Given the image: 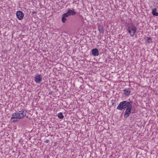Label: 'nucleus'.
<instances>
[{
  "instance_id": "10",
  "label": "nucleus",
  "mask_w": 158,
  "mask_h": 158,
  "mask_svg": "<svg viewBox=\"0 0 158 158\" xmlns=\"http://www.w3.org/2000/svg\"><path fill=\"white\" fill-rule=\"evenodd\" d=\"M67 12L68 13L69 15H75L76 14V12L75 11L74 9H73L72 10L68 9Z\"/></svg>"
},
{
  "instance_id": "15",
  "label": "nucleus",
  "mask_w": 158,
  "mask_h": 158,
  "mask_svg": "<svg viewBox=\"0 0 158 158\" xmlns=\"http://www.w3.org/2000/svg\"><path fill=\"white\" fill-rule=\"evenodd\" d=\"M49 139H47L45 141V142L47 143H48V142H49Z\"/></svg>"
},
{
  "instance_id": "9",
  "label": "nucleus",
  "mask_w": 158,
  "mask_h": 158,
  "mask_svg": "<svg viewBox=\"0 0 158 158\" xmlns=\"http://www.w3.org/2000/svg\"><path fill=\"white\" fill-rule=\"evenodd\" d=\"M131 93V90L130 88L125 89L123 91V94L126 96H127L130 95Z\"/></svg>"
},
{
  "instance_id": "3",
  "label": "nucleus",
  "mask_w": 158,
  "mask_h": 158,
  "mask_svg": "<svg viewBox=\"0 0 158 158\" xmlns=\"http://www.w3.org/2000/svg\"><path fill=\"white\" fill-rule=\"evenodd\" d=\"M127 30L131 37H133L135 34L137 28L135 25L131 24L127 26Z\"/></svg>"
},
{
  "instance_id": "2",
  "label": "nucleus",
  "mask_w": 158,
  "mask_h": 158,
  "mask_svg": "<svg viewBox=\"0 0 158 158\" xmlns=\"http://www.w3.org/2000/svg\"><path fill=\"white\" fill-rule=\"evenodd\" d=\"M132 102H128L127 101H124L120 103L117 107V109L122 110L123 109L127 108L132 105Z\"/></svg>"
},
{
  "instance_id": "16",
  "label": "nucleus",
  "mask_w": 158,
  "mask_h": 158,
  "mask_svg": "<svg viewBox=\"0 0 158 158\" xmlns=\"http://www.w3.org/2000/svg\"><path fill=\"white\" fill-rule=\"evenodd\" d=\"M53 92V91H51L49 93V94H52Z\"/></svg>"
},
{
  "instance_id": "7",
  "label": "nucleus",
  "mask_w": 158,
  "mask_h": 158,
  "mask_svg": "<svg viewBox=\"0 0 158 158\" xmlns=\"http://www.w3.org/2000/svg\"><path fill=\"white\" fill-rule=\"evenodd\" d=\"M92 54L94 56H97L99 55V52L98 49L96 48L92 50Z\"/></svg>"
},
{
  "instance_id": "14",
  "label": "nucleus",
  "mask_w": 158,
  "mask_h": 158,
  "mask_svg": "<svg viewBox=\"0 0 158 158\" xmlns=\"http://www.w3.org/2000/svg\"><path fill=\"white\" fill-rule=\"evenodd\" d=\"M152 38L150 37H148V38L147 43H150L152 42Z\"/></svg>"
},
{
  "instance_id": "6",
  "label": "nucleus",
  "mask_w": 158,
  "mask_h": 158,
  "mask_svg": "<svg viewBox=\"0 0 158 158\" xmlns=\"http://www.w3.org/2000/svg\"><path fill=\"white\" fill-rule=\"evenodd\" d=\"M42 76L38 74L35 76V81L37 83H40L42 81Z\"/></svg>"
},
{
  "instance_id": "13",
  "label": "nucleus",
  "mask_w": 158,
  "mask_h": 158,
  "mask_svg": "<svg viewBox=\"0 0 158 158\" xmlns=\"http://www.w3.org/2000/svg\"><path fill=\"white\" fill-rule=\"evenodd\" d=\"M57 116L60 119H63L64 117V115L63 114L62 112H60L58 113L57 114Z\"/></svg>"
},
{
  "instance_id": "8",
  "label": "nucleus",
  "mask_w": 158,
  "mask_h": 158,
  "mask_svg": "<svg viewBox=\"0 0 158 158\" xmlns=\"http://www.w3.org/2000/svg\"><path fill=\"white\" fill-rule=\"evenodd\" d=\"M69 16V15L67 12L63 14L62 15V22L63 23H65L67 20L66 18L68 17Z\"/></svg>"
},
{
  "instance_id": "5",
  "label": "nucleus",
  "mask_w": 158,
  "mask_h": 158,
  "mask_svg": "<svg viewBox=\"0 0 158 158\" xmlns=\"http://www.w3.org/2000/svg\"><path fill=\"white\" fill-rule=\"evenodd\" d=\"M131 108L132 105L127 108L124 115L125 118H127L129 116L130 114L131 113Z\"/></svg>"
},
{
  "instance_id": "12",
  "label": "nucleus",
  "mask_w": 158,
  "mask_h": 158,
  "mask_svg": "<svg viewBox=\"0 0 158 158\" xmlns=\"http://www.w3.org/2000/svg\"><path fill=\"white\" fill-rule=\"evenodd\" d=\"M156 8H154L152 9V13L154 16H158V13L156 12Z\"/></svg>"
},
{
  "instance_id": "11",
  "label": "nucleus",
  "mask_w": 158,
  "mask_h": 158,
  "mask_svg": "<svg viewBox=\"0 0 158 158\" xmlns=\"http://www.w3.org/2000/svg\"><path fill=\"white\" fill-rule=\"evenodd\" d=\"M98 30L99 32L102 34L104 33V29L102 26L101 25H99L98 26Z\"/></svg>"
},
{
  "instance_id": "4",
  "label": "nucleus",
  "mask_w": 158,
  "mask_h": 158,
  "mask_svg": "<svg viewBox=\"0 0 158 158\" xmlns=\"http://www.w3.org/2000/svg\"><path fill=\"white\" fill-rule=\"evenodd\" d=\"M16 15L19 20H21L23 19L24 15L21 11H18L16 13Z\"/></svg>"
},
{
  "instance_id": "1",
  "label": "nucleus",
  "mask_w": 158,
  "mask_h": 158,
  "mask_svg": "<svg viewBox=\"0 0 158 158\" xmlns=\"http://www.w3.org/2000/svg\"><path fill=\"white\" fill-rule=\"evenodd\" d=\"M27 114V111L22 109L18 112H15L13 114L11 118V121L12 122H15L20 119L22 118L25 116Z\"/></svg>"
}]
</instances>
